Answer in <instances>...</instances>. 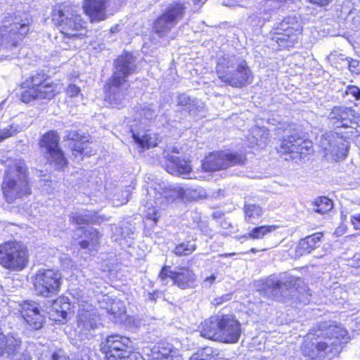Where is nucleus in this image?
I'll use <instances>...</instances> for the list:
<instances>
[{"instance_id":"obj_1","label":"nucleus","mask_w":360,"mask_h":360,"mask_svg":"<svg viewBox=\"0 0 360 360\" xmlns=\"http://www.w3.org/2000/svg\"><path fill=\"white\" fill-rule=\"evenodd\" d=\"M31 22L27 13L4 18L0 26V60L17 55L18 46L30 31Z\"/></svg>"},{"instance_id":"obj_2","label":"nucleus","mask_w":360,"mask_h":360,"mask_svg":"<svg viewBox=\"0 0 360 360\" xmlns=\"http://www.w3.org/2000/svg\"><path fill=\"white\" fill-rule=\"evenodd\" d=\"M136 70V58L126 53L117 58L114 63L113 75L107 84L105 101L113 108H120L125 102L129 86L127 77Z\"/></svg>"},{"instance_id":"obj_3","label":"nucleus","mask_w":360,"mask_h":360,"mask_svg":"<svg viewBox=\"0 0 360 360\" xmlns=\"http://www.w3.org/2000/svg\"><path fill=\"white\" fill-rule=\"evenodd\" d=\"M53 20L57 23L60 31V36L57 37L56 39L61 41L60 46L63 49L68 50L82 45L81 41L86 37L85 22L71 7L65 6L55 11Z\"/></svg>"},{"instance_id":"obj_4","label":"nucleus","mask_w":360,"mask_h":360,"mask_svg":"<svg viewBox=\"0 0 360 360\" xmlns=\"http://www.w3.org/2000/svg\"><path fill=\"white\" fill-rule=\"evenodd\" d=\"M217 74L224 83L236 88H242L250 84L252 72L247 62L235 55H224L217 59Z\"/></svg>"},{"instance_id":"obj_5","label":"nucleus","mask_w":360,"mask_h":360,"mask_svg":"<svg viewBox=\"0 0 360 360\" xmlns=\"http://www.w3.org/2000/svg\"><path fill=\"white\" fill-rule=\"evenodd\" d=\"M1 188L8 202H12L16 198L30 193L27 167L24 160L16 159L10 161L5 172Z\"/></svg>"},{"instance_id":"obj_6","label":"nucleus","mask_w":360,"mask_h":360,"mask_svg":"<svg viewBox=\"0 0 360 360\" xmlns=\"http://www.w3.org/2000/svg\"><path fill=\"white\" fill-rule=\"evenodd\" d=\"M47 75L42 71H37L22 84L27 89L20 96V100L29 103L35 100L51 99L57 94L56 86L46 83Z\"/></svg>"},{"instance_id":"obj_7","label":"nucleus","mask_w":360,"mask_h":360,"mask_svg":"<svg viewBox=\"0 0 360 360\" xmlns=\"http://www.w3.org/2000/svg\"><path fill=\"white\" fill-rule=\"evenodd\" d=\"M131 341L119 335L108 336L101 342V349L107 360H144L137 352H131Z\"/></svg>"},{"instance_id":"obj_8","label":"nucleus","mask_w":360,"mask_h":360,"mask_svg":"<svg viewBox=\"0 0 360 360\" xmlns=\"http://www.w3.org/2000/svg\"><path fill=\"white\" fill-rule=\"evenodd\" d=\"M27 248L18 241H8L0 245V264L11 271H21L27 264Z\"/></svg>"},{"instance_id":"obj_9","label":"nucleus","mask_w":360,"mask_h":360,"mask_svg":"<svg viewBox=\"0 0 360 360\" xmlns=\"http://www.w3.org/2000/svg\"><path fill=\"white\" fill-rule=\"evenodd\" d=\"M275 34L272 39L281 49L293 46L298 41L302 33L300 19L295 15L288 16L275 27Z\"/></svg>"},{"instance_id":"obj_10","label":"nucleus","mask_w":360,"mask_h":360,"mask_svg":"<svg viewBox=\"0 0 360 360\" xmlns=\"http://www.w3.org/2000/svg\"><path fill=\"white\" fill-rule=\"evenodd\" d=\"M61 285V274L51 269L39 270L34 280V288L38 295L45 297L56 295Z\"/></svg>"},{"instance_id":"obj_11","label":"nucleus","mask_w":360,"mask_h":360,"mask_svg":"<svg viewBox=\"0 0 360 360\" xmlns=\"http://www.w3.org/2000/svg\"><path fill=\"white\" fill-rule=\"evenodd\" d=\"M159 278L164 284H168L169 280L181 289L193 288L196 277L193 270L188 267L177 266L171 270L169 266L162 267Z\"/></svg>"},{"instance_id":"obj_12","label":"nucleus","mask_w":360,"mask_h":360,"mask_svg":"<svg viewBox=\"0 0 360 360\" xmlns=\"http://www.w3.org/2000/svg\"><path fill=\"white\" fill-rule=\"evenodd\" d=\"M59 137L56 132L50 131L44 134L40 140V146L46 150L45 155L49 164L56 169H63L68 160L58 147Z\"/></svg>"},{"instance_id":"obj_13","label":"nucleus","mask_w":360,"mask_h":360,"mask_svg":"<svg viewBox=\"0 0 360 360\" xmlns=\"http://www.w3.org/2000/svg\"><path fill=\"white\" fill-rule=\"evenodd\" d=\"M99 324V318L93 309L92 305L79 308L77 316V332L82 340L90 339L94 336Z\"/></svg>"},{"instance_id":"obj_14","label":"nucleus","mask_w":360,"mask_h":360,"mask_svg":"<svg viewBox=\"0 0 360 360\" xmlns=\"http://www.w3.org/2000/svg\"><path fill=\"white\" fill-rule=\"evenodd\" d=\"M245 160L246 158L243 155L219 152L207 156L202 166L205 171H216L234 165H242Z\"/></svg>"},{"instance_id":"obj_15","label":"nucleus","mask_w":360,"mask_h":360,"mask_svg":"<svg viewBox=\"0 0 360 360\" xmlns=\"http://www.w3.org/2000/svg\"><path fill=\"white\" fill-rule=\"evenodd\" d=\"M320 333L323 340L329 345L330 354L336 355L342 349L349 338L347 331L338 325H328L324 323L321 326Z\"/></svg>"},{"instance_id":"obj_16","label":"nucleus","mask_w":360,"mask_h":360,"mask_svg":"<svg viewBox=\"0 0 360 360\" xmlns=\"http://www.w3.org/2000/svg\"><path fill=\"white\" fill-rule=\"evenodd\" d=\"M184 8L182 4L175 3L160 16L154 25V30L160 37L165 36L183 17Z\"/></svg>"},{"instance_id":"obj_17","label":"nucleus","mask_w":360,"mask_h":360,"mask_svg":"<svg viewBox=\"0 0 360 360\" xmlns=\"http://www.w3.org/2000/svg\"><path fill=\"white\" fill-rule=\"evenodd\" d=\"M291 129H290V131ZM290 135H286L281 142L280 152L283 153H292V158L298 155H305L311 148V143L304 139L298 134L295 128H292Z\"/></svg>"},{"instance_id":"obj_18","label":"nucleus","mask_w":360,"mask_h":360,"mask_svg":"<svg viewBox=\"0 0 360 360\" xmlns=\"http://www.w3.org/2000/svg\"><path fill=\"white\" fill-rule=\"evenodd\" d=\"M328 345L319 331L316 334H308L302 347L304 356L311 359L322 358L327 354H330Z\"/></svg>"},{"instance_id":"obj_19","label":"nucleus","mask_w":360,"mask_h":360,"mask_svg":"<svg viewBox=\"0 0 360 360\" xmlns=\"http://www.w3.org/2000/svg\"><path fill=\"white\" fill-rule=\"evenodd\" d=\"M320 146L326 155L330 154L337 158H345L347 156L348 142L337 133L329 132L323 135L320 140Z\"/></svg>"},{"instance_id":"obj_20","label":"nucleus","mask_w":360,"mask_h":360,"mask_svg":"<svg viewBox=\"0 0 360 360\" xmlns=\"http://www.w3.org/2000/svg\"><path fill=\"white\" fill-rule=\"evenodd\" d=\"M359 118H360L359 114L346 107H335L328 116L330 122L336 127H360Z\"/></svg>"},{"instance_id":"obj_21","label":"nucleus","mask_w":360,"mask_h":360,"mask_svg":"<svg viewBox=\"0 0 360 360\" xmlns=\"http://www.w3.org/2000/svg\"><path fill=\"white\" fill-rule=\"evenodd\" d=\"M241 334L240 323L232 315H221L220 342L236 343Z\"/></svg>"},{"instance_id":"obj_22","label":"nucleus","mask_w":360,"mask_h":360,"mask_svg":"<svg viewBox=\"0 0 360 360\" xmlns=\"http://www.w3.org/2000/svg\"><path fill=\"white\" fill-rule=\"evenodd\" d=\"M155 198L157 205H165L170 201L181 198L184 194L183 188L179 186L166 185L165 183L148 191Z\"/></svg>"},{"instance_id":"obj_23","label":"nucleus","mask_w":360,"mask_h":360,"mask_svg":"<svg viewBox=\"0 0 360 360\" xmlns=\"http://www.w3.org/2000/svg\"><path fill=\"white\" fill-rule=\"evenodd\" d=\"M165 157L167 160L166 169L169 173L172 175L182 176L185 179L195 178L188 162L181 160L179 158L169 153H167Z\"/></svg>"},{"instance_id":"obj_24","label":"nucleus","mask_w":360,"mask_h":360,"mask_svg":"<svg viewBox=\"0 0 360 360\" xmlns=\"http://www.w3.org/2000/svg\"><path fill=\"white\" fill-rule=\"evenodd\" d=\"M20 313L25 321L33 329L38 330L41 328L44 318L37 303L33 302L24 303L22 305Z\"/></svg>"},{"instance_id":"obj_25","label":"nucleus","mask_w":360,"mask_h":360,"mask_svg":"<svg viewBox=\"0 0 360 360\" xmlns=\"http://www.w3.org/2000/svg\"><path fill=\"white\" fill-rule=\"evenodd\" d=\"M108 0H84L83 8L91 22H99L106 18Z\"/></svg>"},{"instance_id":"obj_26","label":"nucleus","mask_w":360,"mask_h":360,"mask_svg":"<svg viewBox=\"0 0 360 360\" xmlns=\"http://www.w3.org/2000/svg\"><path fill=\"white\" fill-rule=\"evenodd\" d=\"M148 360H183L179 351L169 343H161L151 349Z\"/></svg>"},{"instance_id":"obj_27","label":"nucleus","mask_w":360,"mask_h":360,"mask_svg":"<svg viewBox=\"0 0 360 360\" xmlns=\"http://www.w3.org/2000/svg\"><path fill=\"white\" fill-rule=\"evenodd\" d=\"M68 300V298L65 297L55 300L46 309L49 319L56 322L65 320L70 309V304Z\"/></svg>"},{"instance_id":"obj_28","label":"nucleus","mask_w":360,"mask_h":360,"mask_svg":"<svg viewBox=\"0 0 360 360\" xmlns=\"http://www.w3.org/2000/svg\"><path fill=\"white\" fill-rule=\"evenodd\" d=\"M221 315L205 320L200 327L202 337L220 342Z\"/></svg>"},{"instance_id":"obj_29","label":"nucleus","mask_w":360,"mask_h":360,"mask_svg":"<svg viewBox=\"0 0 360 360\" xmlns=\"http://www.w3.org/2000/svg\"><path fill=\"white\" fill-rule=\"evenodd\" d=\"M302 281L300 279H297L292 277H290L288 281L285 282H281L274 278H268L265 282L262 283V288H259V290H265L266 288H271L272 290H278L279 291L283 292L284 290L289 291V294L286 295H291L297 290L296 286L299 287Z\"/></svg>"},{"instance_id":"obj_30","label":"nucleus","mask_w":360,"mask_h":360,"mask_svg":"<svg viewBox=\"0 0 360 360\" xmlns=\"http://www.w3.org/2000/svg\"><path fill=\"white\" fill-rule=\"evenodd\" d=\"M323 233L317 232L301 239L296 248V255L298 256H302L310 253L318 247V244L321 241Z\"/></svg>"},{"instance_id":"obj_31","label":"nucleus","mask_w":360,"mask_h":360,"mask_svg":"<svg viewBox=\"0 0 360 360\" xmlns=\"http://www.w3.org/2000/svg\"><path fill=\"white\" fill-rule=\"evenodd\" d=\"M78 231L82 232L84 235V238L79 242L81 248L91 251L96 250L101 238V235L97 230L89 227L86 230L78 229Z\"/></svg>"},{"instance_id":"obj_32","label":"nucleus","mask_w":360,"mask_h":360,"mask_svg":"<svg viewBox=\"0 0 360 360\" xmlns=\"http://www.w3.org/2000/svg\"><path fill=\"white\" fill-rule=\"evenodd\" d=\"M65 138L76 142L72 146V153L75 157L77 155H89V152L86 150L87 145L86 143L88 142L86 136L79 135L76 131H70L67 132Z\"/></svg>"},{"instance_id":"obj_33","label":"nucleus","mask_w":360,"mask_h":360,"mask_svg":"<svg viewBox=\"0 0 360 360\" xmlns=\"http://www.w3.org/2000/svg\"><path fill=\"white\" fill-rule=\"evenodd\" d=\"M105 220L107 219L104 216L91 211L76 212L71 215V221L77 224L101 223Z\"/></svg>"},{"instance_id":"obj_34","label":"nucleus","mask_w":360,"mask_h":360,"mask_svg":"<svg viewBox=\"0 0 360 360\" xmlns=\"http://www.w3.org/2000/svg\"><path fill=\"white\" fill-rule=\"evenodd\" d=\"M22 341L13 336H6L0 328V356L16 351L21 347Z\"/></svg>"},{"instance_id":"obj_35","label":"nucleus","mask_w":360,"mask_h":360,"mask_svg":"<svg viewBox=\"0 0 360 360\" xmlns=\"http://www.w3.org/2000/svg\"><path fill=\"white\" fill-rule=\"evenodd\" d=\"M243 211L245 221L252 224H255L263 214L262 207L254 203H245L244 205Z\"/></svg>"},{"instance_id":"obj_36","label":"nucleus","mask_w":360,"mask_h":360,"mask_svg":"<svg viewBox=\"0 0 360 360\" xmlns=\"http://www.w3.org/2000/svg\"><path fill=\"white\" fill-rule=\"evenodd\" d=\"M70 295L81 308H86V305H91L89 303V296L86 294L84 287L72 288L70 289Z\"/></svg>"},{"instance_id":"obj_37","label":"nucleus","mask_w":360,"mask_h":360,"mask_svg":"<svg viewBox=\"0 0 360 360\" xmlns=\"http://www.w3.org/2000/svg\"><path fill=\"white\" fill-rule=\"evenodd\" d=\"M311 210L317 213L323 214L330 211L333 207V203L331 200L326 197H319L316 199L311 204Z\"/></svg>"},{"instance_id":"obj_38","label":"nucleus","mask_w":360,"mask_h":360,"mask_svg":"<svg viewBox=\"0 0 360 360\" xmlns=\"http://www.w3.org/2000/svg\"><path fill=\"white\" fill-rule=\"evenodd\" d=\"M133 139L143 149H148L157 146L155 134L143 133L141 136L139 134L133 132Z\"/></svg>"},{"instance_id":"obj_39","label":"nucleus","mask_w":360,"mask_h":360,"mask_svg":"<svg viewBox=\"0 0 360 360\" xmlns=\"http://www.w3.org/2000/svg\"><path fill=\"white\" fill-rule=\"evenodd\" d=\"M162 205H157L155 202V198L148 199L146 205H145V216L147 219H152L155 223H156L160 217V208Z\"/></svg>"},{"instance_id":"obj_40","label":"nucleus","mask_w":360,"mask_h":360,"mask_svg":"<svg viewBox=\"0 0 360 360\" xmlns=\"http://www.w3.org/2000/svg\"><path fill=\"white\" fill-rule=\"evenodd\" d=\"M191 116L204 117L205 116V105L200 100L193 98L191 100L188 107L185 110Z\"/></svg>"},{"instance_id":"obj_41","label":"nucleus","mask_w":360,"mask_h":360,"mask_svg":"<svg viewBox=\"0 0 360 360\" xmlns=\"http://www.w3.org/2000/svg\"><path fill=\"white\" fill-rule=\"evenodd\" d=\"M138 115L137 119H140L143 124H146L157 116L158 112L153 105H149L139 110Z\"/></svg>"},{"instance_id":"obj_42","label":"nucleus","mask_w":360,"mask_h":360,"mask_svg":"<svg viewBox=\"0 0 360 360\" xmlns=\"http://www.w3.org/2000/svg\"><path fill=\"white\" fill-rule=\"evenodd\" d=\"M189 360H215L214 349L210 347L198 349Z\"/></svg>"},{"instance_id":"obj_43","label":"nucleus","mask_w":360,"mask_h":360,"mask_svg":"<svg viewBox=\"0 0 360 360\" xmlns=\"http://www.w3.org/2000/svg\"><path fill=\"white\" fill-rule=\"evenodd\" d=\"M196 249V245L191 242L181 243L176 245L173 252L176 256H187L191 255Z\"/></svg>"},{"instance_id":"obj_44","label":"nucleus","mask_w":360,"mask_h":360,"mask_svg":"<svg viewBox=\"0 0 360 360\" xmlns=\"http://www.w3.org/2000/svg\"><path fill=\"white\" fill-rule=\"evenodd\" d=\"M274 226H262L254 228L249 233V236L253 239H259L263 238L266 234L274 230Z\"/></svg>"},{"instance_id":"obj_45","label":"nucleus","mask_w":360,"mask_h":360,"mask_svg":"<svg viewBox=\"0 0 360 360\" xmlns=\"http://www.w3.org/2000/svg\"><path fill=\"white\" fill-rule=\"evenodd\" d=\"M252 134L255 139L252 143L259 146L265 143V139H267L269 134L264 129L259 127L252 129Z\"/></svg>"},{"instance_id":"obj_46","label":"nucleus","mask_w":360,"mask_h":360,"mask_svg":"<svg viewBox=\"0 0 360 360\" xmlns=\"http://www.w3.org/2000/svg\"><path fill=\"white\" fill-rule=\"evenodd\" d=\"M9 360H31V356L28 352H21V347L16 351L7 354Z\"/></svg>"},{"instance_id":"obj_47","label":"nucleus","mask_w":360,"mask_h":360,"mask_svg":"<svg viewBox=\"0 0 360 360\" xmlns=\"http://www.w3.org/2000/svg\"><path fill=\"white\" fill-rule=\"evenodd\" d=\"M72 360H91V352L89 348H84L75 354Z\"/></svg>"},{"instance_id":"obj_48","label":"nucleus","mask_w":360,"mask_h":360,"mask_svg":"<svg viewBox=\"0 0 360 360\" xmlns=\"http://www.w3.org/2000/svg\"><path fill=\"white\" fill-rule=\"evenodd\" d=\"M350 72L356 75L360 74V61L352 58H346Z\"/></svg>"},{"instance_id":"obj_49","label":"nucleus","mask_w":360,"mask_h":360,"mask_svg":"<svg viewBox=\"0 0 360 360\" xmlns=\"http://www.w3.org/2000/svg\"><path fill=\"white\" fill-rule=\"evenodd\" d=\"M121 308H123V304L120 301H114L108 311L114 315H118L124 311Z\"/></svg>"},{"instance_id":"obj_50","label":"nucleus","mask_w":360,"mask_h":360,"mask_svg":"<svg viewBox=\"0 0 360 360\" xmlns=\"http://www.w3.org/2000/svg\"><path fill=\"white\" fill-rule=\"evenodd\" d=\"M191 100L192 99L188 95L182 94H180L177 98V104L178 105L183 107L184 110H185Z\"/></svg>"},{"instance_id":"obj_51","label":"nucleus","mask_w":360,"mask_h":360,"mask_svg":"<svg viewBox=\"0 0 360 360\" xmlns=\"http://www.w3.org/2000/svg\"><path fill=\"white\" fill-rule=\"evenodd\" d=\"M116 232L120 233L123 238H130V236L134 234V231L128 226L116 228Z\"/></svg>"},{"instance_id":"obj_52","label":"nucleus","mask_w":360,"mask_h":360,"mask_svg":"<svg viewBox=\"0 0 360 360\" xmlns=\"http://www.w3.org/2000/svg\"><path fill=\"white\" fill-rule=\"evenodd\" d=\"M9 126L10 129L5 128L1 131L0 136V142L8 137L13 136L15 133L16 130H13V125Z\"/></svg>"},{"instance_id":"obj_53","label":"nucleus","mask_w":360,"mask_h":360,"mask_svg":"<svg viewBox=\"0 0 360 360\" xmlns=\"http://www.w3.org/2000/svg\"><path fill=\"white\" fill-rule=\"evenodd\" d=\"M79 91V88L75 84H70L67 88V94L70 97L78 95Z\"/></svg>"},{"instance_id":"obj_54","label":"nucleus","mask_w":360,"mask_h":360,"mask_svg":"<svg viewBox=\"0 0 360 360\" xmlns=\"http://www.w3.org/2000/svg\"><path fill=\"white\" fill-rule=\"evenodd\" d=\"M51 360H70L69 357L66 356L63 352L58 351L54 352L51 356Z\"/></svg>"},{"instance_id":"obj_55","label":"nucleus","mask_w":360,"mask_h":360,"mask_svg":"<svg viewBox=\"0 0 360 360\" xmlns=\"http://www.w3.org/2000/svg\"><path fill=\"white\" fill-rule=\"evenodd\" d=\"M347 94H352L356 99L360 98V89L356 86L349 87Z\"/></svg>"},{"instance_id":"obj_56","label":"nucleus","mask_w":360,"mask_h":360,"mask_svg":"<svg viewBox=\"0 0 360 360\" xmlns=\"http://www.w3.org/2000/svg\"><path fill=\"white\" fill-rule=\"evenodd\" d=\"M351 221L354 224L356 229H360V214L353 215Z\"/></svg>"},{"instance_id":"obj_57","label":"nucleus","mask_w":360,"mask_h":360,"mask_svg":"<svg viewBox=\"0 0 360 360\" xmlns=\"http://www.w3.org/2000/svg\"><path fill=\"white\" fill-rule=\"evenodd\" d=\"M351 265L356 267H360V254H356L354 255Z\"/></svg>"},{"instance_id":"obj_58","label":"nucleus","mask_w":360,"mask_h":360,"mask_svg":"<svg viewBox=\"0 0 360 360\" xmlns=\"http://www.w3.org/2000/svg\"><path fill=\"white\" fill-rule=\"evenodd\" d=\"M158 298V293L156 292H148L146 299L152 302H155Z\"/></svg>"},{"instance_id":"obj_59","label":"nucleus","mask_w":360,"mask_h":360,"mask_svg":"<svg viewBox=\"0 0 360 360\" xmlns=\"http://www.w3.org/2000/svg\"><path fill=\"white\" fill-rule=\"evenodd\" d=\"M216 276L214 275H212L211 276L207 277L204 280V285L205 287H210L211 285L215 281Z\"/></svg>"},{"instance_id":"obj_60","label":"nucleus","mask_w":360,"mask_h":360,"mask_svg":"<svg viewBox=\"0 0 360 360\" xmlns=\"http://www.w3.org/2000/svg\"><path fill=\"white\" fill-rule=\"evenodd\" d=\"M231 299V295H226L224 296H222L221 297L215 299L216 304H220L223 303L224 302L228 301Z\"/></svg>"},{"instance_id":"obj_61","label":"nucleus","mask_w":360,"mask_h":360,"mask_svg":"<svg viewBox=\"0 0 360 360\" xmlns=\"http://www.w3.org/2000/svg\"><path fill=\"white\" fill-rule=\"evenodd\" d=\"M310 2L316 4L318 5L324 6L328 4L332 0H309Z\"/></svg>"},{"instance_id":"obj_62","label":"nucleus","mask_w":360,"mask_h":360,"mask_svg":"<svg viewBox=\"0 0 360 360\" xmlns=\"http://www.w3.org/2000/svg\"><path fill=\"white\" fill-rule=\"evenodd\" d=\"M127 196H128V195H127ZM129 201V199L127 197L124 198L122 199V200L121 201L120 203H117L116 204L117 206H119L120 205H124V204H126L127 202Z\"/></svg>"},{"instance_id":"obj_63","label":"nucleus","mask_w":360,"mask_h":360,"mask_svg":"<svg viewBox=\"0 0 360 360\" xmlns=\"http://www.w3.org/2000/svg\"><path fill=\"white\" fill-rule=\"evenodd\" d=\"M236 253H226L225 255H224V257H230V256H232V255H235Z\"/></svg>"},{"instance_id":"obj_64","label":"nucleus","mask_w":360,"mask_h":360,"mask_svg":"<svg viewBox=\"0 0 360 360\" xmlns=\"http://www.w3.org/2000/svg\"><path fill=\"white\" fill-rule=\"evenodd\" d=\"M250 252H252V253H256L258 252V250L255 248H251Z\"/></svg>"}]
</instances>
